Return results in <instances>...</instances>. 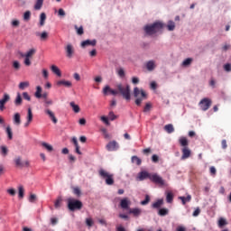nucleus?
Returning a JSON list of instances; mask_svg holds the SVG:
<instances>
[{
  "mask_svg": "<svg viewBox=\"0 0 231 231\" xmlns=\"http://www.w3.org/2000/svg\"><path fill=\"white\" fill-rule=\"evenodd\" d=\"M165 24L162 22H155L151 24H147L143 27L145 35H156V33H160L162 30H163Z\"/></svg>",
  "mask_w": 231,
  "mask_h": 231,
  "instance_id": "obj_1",
  "label": "nucleus"
},
{
  "mask_svg": "<svg viewBox=\"0 0 231 231\" xmlns=\"http://www.w3.org/2000/svg\"><path fill=\"white\" fill-rule=\"evenodd\" d=\"M117 95H121L125 100H131V86H124L122 83H119L116 86Z\"/></svg>",
  "mask_w": 231,
  "mask_h": 231,
  "instance_id": "obj_2",
  "label": "nucleus"
},
{
  "mask_svg": "<svg viewBox=\"0 0 231 231\" xmlns=\"http://www.w3.org/2000/svg\"><path fill=\"white\" fill-rule=\"evenodd\" d=\"M134 97L136 98V106H142V102L147 98V93H145L143 89H140L138 87H135L134 88Z\"/></svg>",
  "mask_w": 231,
  "mask_h": 231,
  "instance_id": "obj_3",
  "label": "nucleus"
},
{
  "mask_svg": "<svg viewBox=\"0 0 231 231\" xmlns=\"http://www.w3.org/2000/svg\"><path fill=\"white\" fill-rule=\"evenodd\" d=\"M67 203L68 208L70 210V212H75V210H81L83 207L82 201L71 198L67 199Z\"/></svg>",
  "mask_w": 231,
  "mask_h": 231,
  "instance_id": "obj_4",
  "label": "nucleus"
},
{
  "mask_svg": "<svg viewBox=\"0 0 231 231\" xmlns=\"http://www.w3.org/2000/svg\"><path fill=\"white\" fill-rule=\"evenodd\" d=\"M99 176L105 180L106 185H114L115 184V179L114 175L107 172L104 169L99 170Z\"/></svg>",
  "mask_w": 231,
  "mask_h": 231,
  "instance_id": "obj_5",
  "label": "nucleus"
},
{
  "mask_svg": "<svg viewBox=\"0 0 231 231\" xmlns=\"http://www.w3.org/2000/svg\"><path fill=\"white\" fill-rule=\"evenodd\" d=\"M150 181H152V183H155V185H160V187H163L165 185V180L163 178H162V176L158 175L157 173H152Z\"/></svg>",
  "mask_w": 231,
  "mask_h": 231,
  "instance_id": "obj_6",
  "label": "nucleus"
},
{
  "mask_svg": "<svg viewBox=\"0 0 231 231\" xmlns=\"http://www.w3.org/2000/svg\"><path fill=\"white\" fill-rule=\"evenodd\" d=\"M199 105L202 111H208L210 106H212V100L208 97H205L199 103Z\"/></svg>",
  "mask_w": 231,
  "mask_h": 231,
  "instance_id": "obj_7",
  "label": "nucleus"
},
{
  "mask_svg": "<svg viewBox=\"0 0 231 231\" xmlns=\"http://www.w3.org/2000/svg\"><path fill=\"white\" fill-rule=\"evenodd\" d=\"M65 53L68 59H73V55H75V48L71 45V43L66 45Z\"/></svg>",
  "mask_w": 231,
  "mask_h": 231,
  "instance_id": "obj_8",
  "label": "nucleus"
},
{
  "mask_svg": "<svg viewBox=\"0 0 231 231\" xmlns=\"http://www.w3.org/2000/svg\"><path fill=\"white\" fill-rule=\"evenodd\" d=\"M10 100V95H8L7 93L4 94V97L2 99H0V111H5V104H6V102H9Z\"/></svg>",
  "mask_w": 231,
  "mask_h": 231,
  "instance_id": "obj_9",
  "label": "nucleus"
},
{
  "mask_svg": "<svg viewBox=\"0 0 231 231\" xmlns=\"http://www.w3.org/2000/svg\"><path fill=\"white\" fill-rule=\"evenodd\" d=\"M108 93H110V95H113L114 97H116V95H118V91H116V89H113L111 88V87L106 86L103 88V95L107 96Z\"/></svg>",
  "mask_w": 231,
  "mask_h": 231,
  "instance_id": "obj_10",
  "label": "nucleus"
},
{
  "mask_svg": "<svg viewBox=\"0 0 231 231\" xmlns=\"http://www.w3.org/2000/svg\"><path fill=\"white\" fill-rule=\"evenodd\" d=\"M27 122L24 124V127H28L30 124L33 121V113L32 112V108H28L27 110Z\"/></svg>",
  "mask_w": 231,
  "mask_h": 231,
  "instance_id": "obj_11",
  "label": "nucleus"
},
{
  "mask_svg": "<svg viewBox=\"0 0 231 231\" xmlns=\"http://www.w3.org/2000/svg\"><path fill=\"white\" fill-rule=\"evenodd\" d=\"M118 149V143L116 141H111L106 144V150L109 152L116 151Z\"/></svg>",
  "mask_w": 231,
  "mask_h": 231,
  "instance_id": "obj_12",
  "label": "nucleus"
},
{
  "mask_svg": "<svg viewBox=\"0 0 231 231\" xmlns=\"http://www.w3.org/2000/svg\"><path fill=\"white\" fill-rule=\"evenodd\" d=\"M152 175V173H149L147 171H141L138 174V180L139 181H143V180H147V178H149L151 180V176Z\"/></svg>",
  "mask_w": 231,
  "mask_h": 231,
  "instance_id": "obj_13",
  "label": "nucleus"
},
{
  "mask_svg": "<svg viewBox=\"0 0 231 231\" xmlns=\"http://www.w3.org/2000/svg\"><path fill=\"white\" fill-rule=\"evenodd\" d=\"M129 205H131V201H129V199L125 198L121 199L120 201V207L121 208H124L125 210H129Z\"/></svg>",
  "mask_w": 231,
  "mask_h": 231,
  "instance_id": "obj_14",
  "label": "nucleus"
},
{
  "mask_svg": "<svg viewBox=\"0 0 231 231\" xmlns=\"http://www.w3.org/2000/svg\"><path fill=\"white\" fill-rule=\"evenodd\" d=\"M56 85L58 86V88H60V86H64V88H71L73 86L71 81L64 79L57 81Z\"/></svg>",
  "mask_w": 231,
  "mask_h": 231,
  "instance_id": "obj_15",
  "label": "nucleus"
},
{
  "mask_svg": "<svg viewBox=\"0 0 231 231\" xmlns=\"http://www.w3.org/2000/svg\"><path fill=\"white\" fill-rule=\"evenodd\" d=\"M86 46H97V40H86L81 42V48H86Z\"/></svg>",
  "mask_w": 231,
  "mask_h": 231,
  "instance_id": "obj_16",
  "label": "nucleus"
},
{
  "mask_svg": "<svg viewBox=\"0 0 231 231\" xmlns=\"http://www.w3.org/2000/svg\"><path fill=\"white\" fill-rule=\"evenodd\" d=\"M187 158H190V149L189 147H183L181 160H187Z\"/></svg>",
  "mask_w": 231,
  "mask_h": 231,
  "instance_id": "obj_17",
  "label": "nucleus"
},
{
  "mask_svg": "<svg viewBox=\"0 0 231 231\" xmlns=\"http://www.w3.org/2000/svg\"><path fill=\"white\" fill-rule=\"evenodd\" d=\"M45 113H46V115H48V116L51 118V120L53 122V124H57V122H59L57 117H55V114L51 110L46 109Z\"/></svg>",
  "mask_w": 231,
  "mask_h": 231,
  "instance_id": "obj_18",
  "label": "nucleus"
},
{
  "mask_svg": "<svg viewBox=\"0 0 231 231\" xmlns=\"http://www.w3.org/2000/svg\"><path fill=\"white\" fill-rule=\"evenodd\" d=\"M129 214H133L134 217H139L142 215V209L135 208H130Z\"/></svg>",
  "mask_w": 231,
  "mask_h": 231,
  "instance_id": "obj_19",
  "label": "nucleus"
},
{
  "mask_svg": "<svg viewBox=\"0 0 231 231\" xmlns=\"http://www.w3.org/2000/svg\"><path fill=\"white\" fill-rule=\"evenodd\" d=\"M13 122L14 125H19L21 124V114L15 113L13 117Z\"/></svg>",
  "mask_w": 231,
  "mask_h": 231,
  "instance_id": "obj_20",
  "label": "nucleus"
},
{
  "mask_svg": "<svg viewBox=\"0 0 231 231\" xmlns=\"http://www.w3.org/2000/svg\"><path fill=\"white\" fill-rule=\"evenodd\" d=\"M51 69L52 73H54L58 77H62V73L60 72V69H59V67H57L56 65H52L51 67Z\"/></svg>",
  "mask_w": 231,
  "mask_h": 231,
  "instance_id": "obj_21",
  "label": "nucleus"
},
{
  "mask_svg": "<svg viewBox=\"0 0 231 231\" xmlns=\"http://www.w3.org/2000/svg\"><path fill=\"white\" fill-rule=\"evenodd\" d=\"M166 201L167 203H171L174 201V194H172V191L166 192Z\"/></svg>",
  "mask_w": 231,
  "mask_h": 231,
  "instance_id": "obj_22",
  "label": "nucleus"
},
{
  "mask_svg": "<svg viewBox=\"0 0 231 231\" xmlns=\"http://www.w3.org/2000/svg\"><path fill=\"white\" fill-rule=\"evenodd\" d=\"M23 105V97H21V93H17L16 98L14 100V106H19Z\"/></svg>",
  "mask_w": 231,
  "mask_h": 231,
  "instance_id": "obj_23",
  "label": "nucleus"
},
{
  "mask_svg": "<svg viewBox=\"0 0 231 231\" xmlns=\"http://www.w3.org/2000/svg\"><path fill=\"white\" fill-rule=\"evenodd\" d=\"M179 199L182 201V205H186L187 203L190 202L192 196L188 195L187 197H179Z\"/></svg>",
  "mask_w": 231,
  "mask_h": 231,
  "instance_id": "obj_24",
  "label": "nucleus"
},
{
  "mask_svg": "<svg viewBox=\"0 0 231 231\" xmlns=\"http://www.w3.org/2000/svg\"><path fill=\"white\" fill-rule=\"evenodd\" d=\"M164 131H166L168 134L174 133V125H172L171 124L166 125L164 126Z\"/></svg>",
  "mask_w": 231,
  "mask_h": 231,
  "instance_id": "obj_25",
  "label": "nucleus"
},
{
  "mask_svg": "<svg viewBox=\"0 0 231 231\" xmlns=\"http://www.w3.org/2000/svg\"><path fill=\"white\" fill-rule=\"evenodd\" d=\"M154 68H156L154 60H150L146 63V69H148V71H152Z\"/></svg>",
  "mask_w": 231,
  "mask_h": 231,
  "instance_id": "obj_26",
  "label": "nucleus"
},
{
  "mask_svg": "<svg viewBox=\"0 0 231 231\" xmlns=\"http://www.w3.org/2000/svg\"><path fill=\"white\" fill-rule=\"evenodd\" d=\"M34 97L37 98H42V88L41 86L36 87V92L34 93Z\"/></svg>",
  "mask_w": 231,
  "mask_h": 231,
  "instance_id": "obj_27",
  "label": "nucleus"
},
{
  "mask_svg": "<svg viewBox=\"0 0 231 231\" xmlns=\"http://www.w3.org/2000/svg\"><path fill=\"white\" fill-rule=\"evenodd\" d=\"M42 5H44V0H36L34 10H41L42 8Z\"/></svg>",
  "mask_w": 231,
  "mask_h": 231,
  "instance_id": "obj_28",
  "label": "nucleus"
},
{
  "mask_svg": "<svg viewBox=\"0 0 231 231\" xmlns=\"http://www.w3.org/2000/svg\"><path fill=\"white\" fill-rule=\"evenodd\" d=\"M179 143H180V145L182 147H188L189 146V140L186 139V137H180L179 140Z\"/></svg>",
  "mask_w": 231,
  "mask_h": 231,
  "instance_id": "obj_29",
  "label": "nucleus"
},
{
  "mask_svg": "<svg viewBox=\"0 0 231 231\" xmlns=\"http://www.w3.org/2000/svg\"><path fill=\"white\" fill-rule=\"evenodd\" d=\"M176 28V23L173 21H169L167 24V29L169 32H174V29Z\"/></svg>",
  "mask_w": 231,
  "mask_h": 231,
  "instance_id": "obj_30",
  "label": "nucleus"
},
{
  "mask_svg": "<svg viewBox=\"0 0 231 231\" xmlns=\"http://www.w3.org/2000/svg\"><path fill=\"white\" fill-rule=\"evenodd\" d=\"M226 225H228V222H226V219L220 217L218 219V227L219 228H223V226H226Z\"/></svg>",
  "mask_w": 231,
  "mask_h": 231,
  "instance_id": "obj_31",
  "label": "nucleus"
},
{
  "mask_svg": "<svg viewBox=\"0 0 231 231\" xmlns=\"http://www.w3.org/2000/svg\"><path fill=\"white\" fill-rule=\"evenodd\" d=\"M18 88H19V89H22V91H23V90L26 89V88H30V82H28V81L21 82L19 84Z\"/></svg>",
  "mask_w": 231,
  "mask_h": 231,
  "instance_id": "obj_32",
  "label": "nucleus"
},
{
  "mask_svg": "<svg viewBox=\"0 0 231 231\" xmlns=\"http://www.w3.org/2000/svg\"><path fill=\"white\" fill-rule=\"evenodd\" d=\"M168 214H169V209L167 208H162L158 211V215L161 217L168 216Z\"/></svg>",
  "mask_w": 231,
  "mask_h": 231,
  "instance_id": "obj_33",
  "label": "nucleus"
},
{
  "mask_svg": "<svg viewBox=\"0 0 231 231\" xmlns=\"http://www.w3.org/2000/svg\"><path fill=\"white\" fill-rule=\"evenodd\" d=\"M0 154H2V156H7L8 155V148L5 145L0 146Z\"/></svg>",
  "mask_w": 231,
  "mask_h": 231,
  "instance_id": "obj_34",
  "label": "nucleus"
},
{
  "mask_svg": "<svg viewBox=\"0 0 231 231\" xmlns=\"http://www.w3.org/2000/svg\"><path fill=\"white\" fill-rule=\"evenodd\" d=\"M45 23H46V14L42 13L40 15V26H44Z\"/></svg>",
  "mask_w": 231,
  "mask_h": 231,
  "instance_id": "obj_35",
  "label": "nucleus"
},
{
  "mask_svg": "<svg viewBox=\"0 0 231 231\" xmlns=\"http://www.w3.org/2000/svg\"><path fill=\"white\" fill-rule=\"evenodd\" d=\"M5 133L7 134L8 140H12L14 138V133L12 132V128L10 126L5 128Z\"/></svg>",
  "mask_w": 231,
  "mask_h": 231,
  "instance_id": "obj_36",
  "label": "nucleus"
},
{
  "mask_svg": "<svg viewBox=\"0 0 231 231\" xmlns=\"http://www.w3.org/2000/svg\"><path fill=\"white\" fill-rule=\"evenodd\" d=\"M36 51H37L35 49H31L25 55H22V57H27L30 59V57H33V55H35Z\"/></svg>",
  "mask_w": 231,
  "mask_h": 231,
  "instance_id": "obj_37",
  "label": "nucleus"
},
{
  "mask_svg": "<svg viewBox=\"0 0 231 231\" xmlns=\"http://www.w3.org/2000/svg\"><path fill=\"white\" fill-rule=\"evenodd\" d=\"M18 198H20V199L24 198V188L23 186H19L18 188Z\"/></svg>",
  "mask_w": 231,
  "mask_h": 231,
  "instance_id": "obj_38",
  "label": "nucleus"
},
{
  "mask_svg": "<svg viewBox=\"0 0 231 231\" xmlns=\"http://www.w3.org/2000/svg\"><path fill=\"white\" fill-rule=\"evenodd\" d=\"M162 205H163V199H159L156 202H154L152 207V208H160V207H162Z\"/></svg>",
  "mask_w": 231,
  "mask_h": 231,
  "instance_id": "obj_39",
  "label": "nucleus"
},
{
  "mask_svg": "<svg viewBox=\"0 0 231 231\" xmlns=\"http://www.w3.org/2000/svg\"><path fill=\"white\" fill-rule=\"evenodd\" d=\"M70 106L72 107L74 113H80V106L75 105V102H70Z\"/></svg>",
  "mask_w": 231,
  "mask_h": 231,
  "instance_id": "obj_40",
  "label": "nucleus"
},
{
  "mask_svg": "<svg viewBox=\"0 0 231 231\" xmlns=\"http://www.w3.org/2000/svg\"><path fill=\"white\" fill-rule=\"evenodd\" d=\"M132 163H135L136 165H142V159L138 158V156H133Z\"/></svg>",
  "mask_w": 231,
  "mask_h": 231,
  "instance_id": "obj_41",
  "label": "nucleus"
},
{
  "mask_svg": "<svg viewBox=\"0 0 231 231\" xmlns=\"http://www.w3.org/2000/svg\"><path fill=\"white\" fill-rule=\"evenodd\" d=\"M61 205H62V198L59 197L54 202V207L55 208H60Z\"/></svg>",
  "mask_w": 231,
  "mask_h": 231,
  "instance_id": "obj_42",
  "label": "nucleus"
},
{
  "mask_svg": "<svg viewBox=\"0 0 231 231\" xmlns=\"http://www.w3.org/2000/svg\"><path fill=\"white\" fill-rule=\"evenodd\" d=\"M192 60H193L192 58H188V59L184 60L182 62V66L184 68H187V66H190V64H192Z\"/></svg>",
  "mask_w": 231,
  "mask_h": 231,
  "instance_id": "obj_43",
  "label": "nucleus"
},
{
  "mask_svg": "<svg viewBox=\"0 0 231 231\" xmlns=\"http://www.w3.org/2000/svg\"><path fill=\"white\" fill-rule=\"evenodd\" d=\"M73 194H75V196H78V198H79V196H82V191L80 190V188H73Z\"/></svg>",
  "mask_w": 231,
  "mask_h": 231,
  "instance_id": "obj_44",
  "label": "nucleus"
},
{
  "mask_svg": "<svg viewBox=\"0 0 231 231\" xmlns=\"http://www.w3.org/2000/svg\"><path fill=\"white\" fill-rule=\"evenodd\" d=\"M14 163L16 167H24V164H23V161H21V157H17L14 159Z\"/></svg>",
  "mask_w": 231,
  "mask_h": 231,
  "instance_id": "obj_45",
  "label": "nucleus"
},
{
  "mask_svg": "<svg viewBox=\"0 0 231 231\" xmlns=\"http://www.w3.org/2000/svg\"><path fill=\"white\" fill-rule=\"evenodd\" d=\"M75 30L77 31L78 35H84V27L75 25Z\"/></svg>",
  "mask_w": 231,
  "mask_h": 231,
  "instance_id": "obj_46",
  "label": "nucleus"
},
{
  "mask_svg": "<svg viewBox=\"0 0 231 231\" xmlns=\"http://www.w3.org/2000/svg\"><path fill=\"white\" fill-rule=\"evenodd\" d=\"M42 145L44 147V149H47L49 152H51V151H53V146H51L48 143H42Z\"/></svg>",
  "mask_w": 231,
  "mask_h": 231,
  "instance_id": "obj_47",
  "label": "nucleus"
},
{
  "mask_svg": "<svg viewBox=\"0 0 231 231\" xmlns=\"http://www.w3.org/2000/svg\"><path fill=\"white\" fill-rule=\"evenodd\" d=\"M31 17H32V12L26 11L23 14V21H30Z\"/></svg>",
  "mask_w": 231,
  "mask_h": 231,
  "instance_id": "obj_48",
  "label": "nucleus"
},
{
  "mask_svg": "<svg viewBox=\"0 0 231 231\" xmlns=\"http://www.w3.org/2000/svg\"><path fill=\"white\" fill-rule=\"evenodd\" d=\"M13 68L16 70L19 71V69H21V63H19V61L14 60L13 62Z\"/></svg>",
  "mask_w": 231,
  "mask_h": 231,
  "instance_id": "obj_49",
  "label": "nucleus"
},
{
  "mask_svg": "<svg viewBox=\"0 0 231 231\" xmlns=\"http://www.w3.org/2000/svg\"><path fill=\"white\" fill-rule=\"evenodd\" d=\"M117 75H118L121 79H124V77H125V71L124 70V69H117Z\"/></svg>",
  "mask_w": 231,
  "mask_h": 231,
  "instance_id": "obj_50",
  "label": "nucleus"
},
{
  "mask_svg": "<svg viewBox=\"0 0 231 231\" xmlns=\"http://www.w3.org/2000/svg\"><path fill=\"white\" fill-rule=\"evenodd\" d=\"M151 201V197L149 195H145V199L141 201V205H148Z\"/></svg>",
  "mask_w": 231,
  "mask_h": 231,
  "instance_id": "obj_51",
  "label": "nucleus"
},
{
  "mask_svg": "<svg viewBox=\"0 0 231 231\" xmlns=\"http://www.w3.org/2000/svg\"><path fill=\"white\" fill-rule=\"evenodd\" d=\"M101 122H103L104 124H106V125H109V119L106 116H102L100 117Z\"/></svg>",
  "mask_w": 231,
  "mask_h": 231,
  "instance_id": "obj_52",
  "label": "nucleus"
},
{
  "mask_svg": "<svg viewBox=\"0 0 231 231\" xmlns=\"http://www.w3.org/2000/svg\"><path fill=\"white\" fill-rule=\"evenodd\" d=\"M40 37H41V41H46V39H48V32H42L40 34Z\"/></svg>",
  "mask_w": 231,
  "mask_h": 231,
  "instance_id": "obj_53",
  "label": "nucleus"
},
{
  "mask_svg": "<svg viewBox=\"0 0 231 231\" xmlns=\"http://www.w3.org/2000/svg\"><path fill=\"white\" fill-rule=\"evenodd\" d=\"M108 118L109 120H116V115H115V113L113 111L109 112L108 114Z\"/></svg>",
  "mask_w": 231,
  "mask_h": 231,
  "instance_id": "obj_54",
  "label": "nucleus"
},
{
  "mask_svg": "<svg viewBox=\"0 0 231 231\" xmlns=\"http://www.w3.org/2000/svg\"><path fill=\"white\" fill-rule=\"evenodd\" d=\"M23 97L24 100H28V102H30V100H32V97L28 94V92H23Z\"/></svg>",
  "mask_w": 231,
  "mask_h": 231,
  "instance_id": "obj_55",
  "label": "nucleus"
},
{
  "mask_svg": "<svg viewBox=\"0 0 231 231\" xmlns=\"http://www.w3.org/2000/svg\"><path fill=\"white\" fill-rule=\"evenodd\" d=\"M199 214H201V209H199V208H197L195 209V211L193 212L192 216H193L194 217H198V216H199Z\"/></svg>",
  "mask_w": 231,
  "mask_h": 231,
  "instance_id": "obj_56",
  "label": "nucleus"
},
{
  "mask_svg": "<svg viewBox=\"0 0 231 231\" xmlns=\"http://www.w3.org/2000/svg\"><path fill=\"white\" fill-rule=\"evenodd\" d=\"M152 161L153 162V163H158V162H160V157H158V155L153 154L152 156Z\"/></svg>",
  "mask_w": 231,
  "mask_h": 231,
  "instance_id": "obj_57",
  "label": "nucleus"
},
{
  "mask_svg": "<svg viewBox=\"0 0 231 231\" xmlns=\"http://www.w3.org/2000/svg\"><path fill=\"white\" fill-rule=\"evenodd\" d=\"M224 69H225V71L230 72L231 71V64L230 63L225 64Z\"/></svg>",
  "mask_w": 231,
  "mask_h": 231,
  "instance_id": "obj_58",
  "label": "nucleus"
},
{
  "mask_svg": "<svg viewBox=\"0 0 231 231\" xmlns=\"http://www.w3.org/2000/svg\"><path fill=\"white\" fill-rule=\"evenodd\" d=\"M86 224L88 226H93V219L92 218H87Z\"/></svg>",
  "mask_w": 231,
  "mask_h": 231,
  "instance_id": "obj_59",
  "label": "nucleus"
},
{
  "mask_svg": "<svg viewBox=\"0 0 231 231\" xmlns=\"http://www.w3.org/2000/svg\"><path fill=\"white\" fill-rule=\"evenodd\" d=\"M24 64L25 66H32V61L30 60V58L25 57Z\"/></svg>",
  "mask_w": 231,
  "mask_h": 231,
  "instance_id": "obj_60",
  "label": "nucleus"
},
{
  "mask_svg": "<svg viewBox=\"0 0 231 231\" xmlns=\"http://www.w3.org/2000/svg\"><path fill=\"white\" fill-rule=\"evenodd\" d=\"M148 111H151V104L147 103L144 106L143 112L147 113Z\"/></svg>",
  "mask_w": 231,
  "mask_h": 231,
  "instance_id": "obj_61",
  "label": "nucleus"
},
{
  "mask_svg": "<svg viewBox=\"0 0 231 231\" xmlns=\"http://www.w3.org/2000/svg\"><path fill=\"white\" fill-rule=\"evenodd\" d=\"M209 172H210V174H212L213 176H215V174H216V172H217L216 167L211 166V167L209 168Z\"/></svg>",
  "mask_w": 231,
  "mask_h": 231,
  "instance_id": "obj_62",
  "label": "nucleus"
},
{
  "mask_svg": "<svg viewBox=\"0 0 231 231\" xmlns=\"http://www.w3.org/2000/svg\"><path fill=\"white\" fill-rule=\"evenodd\" d=\"M7 193L10 194V196H15V189H7Z\"/></svg>",
  "mask_w": 231,
  "mask_h": 231,
  "instance_id": "obj_63",
  "label": "nucleus"
},
{
  "mask_svg": "<svg viewBox=\"0 0 231 231\" xmlns=\"http://www.w3.org/2000/svg\"><path fill=\"white\" fill-rule=\"evenodd\" d=\"M20 23L19 20H13L12 26L17 27L19 26Z\"/></svg>",
  "mask_w": 231,
  "mask_h": 231,
  "instance_id": "obj_64",
  "label": "nucleus"
}]
</instances>
